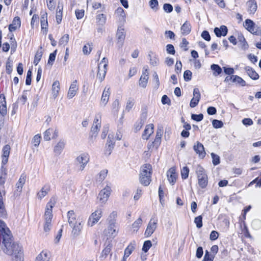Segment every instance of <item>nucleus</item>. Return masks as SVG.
Listing matches in <instances>:
<instances>
[{
    "mask_svg": "<svg viewBox=\"0 0 261 261\" xmlns=\"http://www.w3.org/2000/svg\"><path fill=\"white\" fill-rule=\"evenodd\" d=\"M12 61L10 60L9 59H8L7 63H6V72L8 74H10L12 71Z\"/></svg>",
    "mask_w": 261,
    "mask_h": 261,
    "instance_id": "nucleus-56",
    "label": "nucleus"
},
{
    "mask_svg": "<svg viewBox=\"0 0 261 261\" xmlns=\"http://www.w3.org/2000/svg\"><path fill=\"white\" fill-rule=\"evenodd\" d=\"M158 227V219L151 218L146 227L144 232V236L146 238L150 237L155 231Z\"/></svg>",
    "mask_w": 261,
    "mask_h": 261,
    "instance_id": "nucleus-9",
    "label": "nucleus"
},
{
    "mask_svg": "<svg viewBox=\"0 0 261 261\" xmlns=\"http://www.w3.org/2000/svg\"><path fill=\"white\" fill-rule=\"evenodd\" d=\"M111 250V246H107L101 252L100 257L103 259H105Z\"/></svg>",
    "mask_w": 261,
    "mask_h": 261,
    "instance_id": "nucleus-45",
    "label": "nucleus"
},
{
    "mask_svg": "<svg viewBox=\"0 0 261 261\" xmlns=\"http://www.w3.org/2000/svg\"><path fill=\"white\" fill-rule=\"evenodd\" d=\"M3 243L4 245V251L10 255L16 254V252L19 251L21 249V247L18 244L13 242V236L10 237L8 240H3Z\"/></svg>",
    "mask_w": 261,
    "mask_h": 261,
    "instance_id": "nucleus-3",
    "label": "nucleus"
},
{
    "mask_svg": "<svg viewBox=\"0 0 261 261\" xmlns=\"http://www.w3.org/2000/svg\"><path fill=\"white\" fill-rule=\"evenodd\" d=\"M214 256L210 255L208 251H206L203 261H213Z\"/></svg>",
    "mask_w": 261,
    "mask_h": 261,
    "instance_id": "nucleus-64",
    "label": "nucleus"
},
{
    "mask_svg": "<svg viewBox=\"0 0 261 261\" xmlns=\"http://www.w3.org/2000/svg\"><path fill=\"white\" fill-rule=\"evenodd\" d=\"M193 149L197 154H198L199 156L201 158H203L205 155V152L204 151L203 145L200 142H197L194 145Z\"/></svg>",
    "mask_w": 261,
    "mask_h": 261,
    "instance_id": "nucleus-20",
    "label": "nucleus"
},
{
    "mask_svg": "<svg viewBox=\"0 0 261 261\" xmlns=\"http://www.w3.org/2000/svg\"><path fill=\"white\" fill-rule=\"evenodd\" d=\"M119 231V227L115 220H111L108 228L105 230L107 236L110 237H115L117 236Z\"/></svg>",
    "mask_w": 261,
    "mask_h": 261,
    "instance_id": "nucleus-10",
    "label": "nucleus"
},
{
    "mask_svg": "<svg viewBox=\"0 0 261 261\" xmlns=\"http://www.w3.org/2000/svg\"><path fill=\"white\" fill-rule=\"evenodd\" d=\"M21 21L19 17H15L12 22V23L9 25V30L10 32L15 31L17 28L20 27Z\"/></svg>",
    "mask_w": 261,
    "mask_h": 261,
    "instance_id": "nucleus-26",
    "label": "nucleus"
},
{
    "mask_svg": "<svg viewBox=\"0 0 261 261\" xmlns=\"http://www.w3.org/2000/svg\"><path fill=\"white\" fill-rule=\"evenodd\" d=\"M52 94L54 98H56L60 90V83L58 81H55L52 85Z\"/></svg>",
    "mask_w": 261,
    "mask_h": 261,
    "instance_id": "nucleus-32",
    "label": "nucleus"
},
{
    "mask_svg": "<svg viewBox=\"0 0 261 261\" xmlns=\"http://www.w3.org/2000/svg\"><path fill=\"white\" fill-rule=\"evenodd\" d=\"M42 56V52L41 50H38L37 51L36 55L35 56L34 60L33 63L34 65H37L40 59H41Z\"/></svg>",
    "mask_w": 261,
    "mask_h": 261,
    "instance_id": "nucleus-49",
    "label": "nucleus"
},
{
    "mask_svg": "<svg viewBox=\"0 0 261 261\" xmlns=\"http://www.w3.org/2000/svg\"><path fill=\"white\" fill-rule=\"evenodd\" d=\"M0 235L2 239L8 240L10 237H12V233L6 224L2 220H0Z\"/></svg>",
    "mask_w": 261,
    "mask_h": 261,
    "instance_id": "nucleus-12",
    "label": "nucleus"
},
{
    "mask_svg": "<svg viewBox=\"0 0 261 261\" xmlns=\"http://www.w3.org/2000/svg\"><path fill=\"white\" fill-rule=\"evenodd\" d=\"M68 222L72 228L71 235L76 238L81 234L83 229V221L80 217H77L73 211H69L67 213Z\"/></svg>",
    "mask_w": 261,
    "mask_h": 261,
    "instance_id": "nucleus-1",
    "label": "nucleus"
},
{
    "mask_svg": "<svg viewBox=\"0 0 261 261\" xmlns=\"http://www.w3.org/2000/svg\"><path fill=\"white\" fill-rule=\"evenodd\" d=\"M125 34L124 29L121 27L118 28L116 33V37L117 40V44L119 47H121L122 46L125 39Z\"/></svg>",
    "mask_w": 261,
    "mask_h": 261,
    "instance_id": "nucleus-15",
    "label": "nucleus"
},
{
    "mask_svg": "<svg viewBox=\"0 0 261 261\" xmlns=\"http://www.w3.org/2000/svg\"><path fill=\"white\" fill-rule=\"evenodd\" d=\"M54 132V130L53 128H49L45 130L44 133V139L45 141H49L51 138H55L57 137V135L55 136L51 137L52 134Z\"/></svg>",
    "mask_w": 261,
    "mask_h": 261,
    "instance_id": "nucleus-39",
    "label": "nucleus"
},
{
    "mask_svg": "<svg viewBox=\"0 0 261 261\" xmlns=\"http://www.w3.org/2000/svg\"><path fill=\"white\" fill-rule=\"evenodd\" d=\"M252 228L254 229H258L261 227V221L258 219L254 220L251 223Z\"/></svg>",
    "mask_w": 261,
    "mask_h": 261,
    "instance_id": "nucleus-55",
    "label": "nucleus"
},
{
    "mask_svg": "<svg viewBox=\"0 0 261 261\" xmlns=\"http://www.w3.org/2000/svg\"><path fill=\"white\" fill-rule=\"evenodd\" d=\"M62 10H63L62 6H61V8L60 6L58 7L57 14H56V20H57V22L58 24L60 23L62 21Z\"/></svg>",
    "mask_w": 261,
    "mask_h": 261,
    "instance_id": "nucleus-46",
    "label": "nucleus"
},
{
    "mask_svg": "<svg viewBox=\"0 0 261 261\" xmlns=\"http://www.w3.org/2000/svg\"><path fill=\"white\" fill-rule=\"evenodd\" d=\"M181 33L184 35L189 34L191 31V26L188 21H186L181 27Z\"/></svg>",
    "mask_w": 261,
    "mask_h": 261,
    "instance_id": "nucleus-33",
    "label": "nucleus"
},
{
    "mask_svg": "<svg viewBox=\"0 0 261 261\" xmlns=\"http://www.w3.org/2000/svg\"><path fill=\"white\" fill-rule=\"evenodd\" d=\"M167 176L170 184L172 185H174L176 182L177 177V174L176 172V168L175 167H172L169 169L167 172Z\"/></svg>",
    "mask_w": 261,
    "mask_h": 261,
    "instance_id": "nucleus-17",
    "label": "nucleus"
},
{
    "mask_svg": "<svg viewBox=\"0 0 261 261\" xmlns=\"http://www.w3.org/2000/svg\"><path fill=\"white\" fill-rule=\"evenodd\" d=\"M154 125L152 124H149L146 125L144 133L142 134V138L147 140L153 133Z\"/></svg>",
    "mask_w": 261,
    "mask_h": 261,
    "instance_id": "nucleus-23",
    "label": "nucleus"
},
{
    "mask_svg": "<svg viewBox=\"0 0 261 261\" xmlns=\"http://www.w3.org/2000/svg\"><path fill=\"white\" fill-rule=\"evenodd\" d=\"M49 191V187L48 186L45 185L40 190L39 192L37 193V197L39 199H42L43 197H44L48 193Z\"/></svg>",
    "mask_w": 261,
    "mask_h": 261,
    "instance_id": "nucleus-34",
    "label": "nucleus"
},
{
    "mask_svg": "<svg viewBox=\"0 0 261 261\" xmlns=\"http://www.w3.org/2000/svg\"><path fill=\"white\" fill-rule=\"evenodd\" d=\"M56 203V199L55 198H51L49 202L47 203L44 215V221H51L53 218V214H52V209L55 206Z\"/></svg>",
    "mask_w": 261,
    "mask_h": 261,
    "instance_id": "nucleus-7",
    "label": "nucleus"
},
{
    "mask_svg": "<svg viewBox=\"0 0 261 261\" xmlns=\"http://www.w3.org/2000/svg\"><path fill=\"white\" fill-rule=\"evenodd\" d=\"M108 63V59L106 58H103L98 65L97 77L99 79L100 82L102 81L105 77L107 70Z\"/></svg>",
    "mask_w": 261,
    "mask_h": 261,
    "instance_id": "nucleus-5",
    "label": "nucleus"
},
{
    "mask_svg": "<svg viewBox=\"0 0 261 261\" xmlns=\"http://www.w3.org/2000/svg\"><path fill=\"white\" fill-rule=\"evenodd\" d=\"M135 248V243H131L128 246L125 248L124 250V256L122 259H125L126 260V258L128 257L134 251Z\"/></svg>",
    "mask_w": 261,
    "mask_h": 261,
    "instance_id": "nucleus-27",
    "label": "nucleus"
},
{
    "mask_svg": "<svg viewBox=\"0 0 261 261\" xmlns=\"http://www.w3.org/2000/svg\"><path fill=\"white\" fill-rule=\"evenodd\" d=\"M101 127V115L100 114H96L94 119L93 124L91 127L92 136L96 137L97 132Z\"/></svg>",
    "mask_w": 261,
    "mask_h": 261,
    "instance_id": "nucleus-13",
    "label": "nucleus"
},
{
    "mask_svg": "<svg viewBox=\"0 0 261 261\" xmlns=\"http://www.w3.org/2000/svg\"><path fill=\"white\" fill-rule=\"evenodd\" d=\"M89 161V154L83 153L79 155L75 160V163L79 171H83Z\"/></svg>",
    "mask_w": 261,
    "mask_h": 261,
    "instance_id": "nucleus-6",
    "label": "nucleus"
},
{
    "mask_svg": "<svg viewBox=\"0 0 261 261\" xmlns=\"http://www.w3.org/2000/svg\"><path fill=\"white\" fill-rule=\"evenodd\" d=\"M115 145V142L111 141V140H108V142L107 143L106 146V153L108 154V155L110 154L111 153V151L112 150L114 146Z\"/></svg>",
    "mask_w": 261,
    "mask_h": 261,
    "instance_id": "nucleus-47",
    "label": "nucleus"
},
{
    "mask_svg": "<svg viewBox=\"0 0 261 261\" xmlns=\"http://www.w3.org/2000/svg\"><path fill=\"white\" fill-rule=\"evenodd\" d=\"M49 252L47 250H42L36 256L35 261H49Z\"/></svg>",
    "mask_w": 261,
    "mask_h": 261,
    "instance_id": "nucleus-22",
    "label": "nucleus"
},
{
    "mask_svg": "<svg viewBox=\"0 0 261 261\" xmlns=\"http://www.w3.org/2000/svg\"><path fill=\"white\" fill-rule=\"evenodd\" d=\"M41 26L42 29H46L47 26V14L45 13L41 16Z\"/></svg>",
    "mask_w": 261,
    "mask_h": 261,
    "instance_id": "nucleus-51",
    "label": "nucleus"
},
{
    "mask_svg": "<svg viewBox=\"0 0 261 261\" xmlns=\"http://www.w3.org/2000/svg\"><path fill=\"white\" fill-rule=\"evenodd\" d=\"M96 22L100 25H104L106 22L107 17L103 14H98L96 15Z\"/></svg>",
    "mask_w": 261,
    "mask_h": 261,
    "instance_id": "nucleus-40",
    "label": "nucleus"
},
{
    "mask_svg": "<svg viewBox=\"0 0 261 261\" xmlns=\"http://www.w3.org/2000/svg\"><path fill=\"white\" fill-rule=\"evenodd\" d=\"M151 246H152V243L150 241H149V240L145 241L144 243V244H143V246L142 247V250L144 252H147Z\"/></svg>",
    "mask_w": 261,
    "mask_h": 261,
    "instance_id": "nucleus-54",
    "label": "nucleus"
},
{
    "mask_svg": "<svg viewBox=\"0 0 261 261\" xmlns=\"http://www.w3.org/2000/svg\"><path fill=\"white\" fill-rule=\"evenodd\" d=\"M214 32L217 37H221V36H225L227 33V27L225 25L221 26L220 28H216L214 29Z\"/></svg>",
    "mask_w": 261,
    "mask_h": 261,
    "instance_id": "nucleus-28",
    "label": "nucleus"
},
{
    "mask_svg": "<svg viewBox=\"0 0 261 261\" xmlns=\"http://www.w3.org/2000/svg\"><path fill=\"white\" fill-rule=\"evenodd\" d=\"M152 167L150 164H145L141 168L140 173V182L145 186H148L151 181Z\"/></svg>",
    "mask_w": 261,
    "mask_h": 261,
    "instance_id": "nucleus-2",
    "label": "nucleus"
},
{
    "mask_svg": "<svg viewBox=\"0 0 261 261\" xmlns=\"http://www.w3.org/2000/svg\"><path fill=\"white\" fill-rule=\"evenodd\" d=\"M161 139L158 138H155L154 141L152 143L148 144V147L150 149H157L161 144Z\"/></svg>",
    "mask_w": 261,
    "mask_h": 261,
    "instance_id": "nucleus-36",
    "label": "nucleus"
},
{
    "mask_svg": "<svg viewBox=\"0 0 261 261\" xmlns=\"http://www.w3.org/2000/svg\"><path fill=\"white\" fill-rule=\"evenodd\" d=\"M201 97V94L199 92V90L198 88H194L193 91V98L196 99L198 101H199V100Z\"/></svg>",
    "mask_w": 261,
    "mask_h": 261,
    "instance_id": "nucleus-63",
    "label": "nucleus"
},
{
    "mask_svg": "<svg viewBox=\"0 0 261 261\" xmlns=\"http://www.w3.org/2000/svg\"><path fill=\"white\" fill-rule=\"evenodd\" d=\"M51 227V221H44L43 230L45 233L49 232L50 230Z\"/></svg>",
    "mask_w": 261,
    "mask_h": 261,
    "instance_id": "nucleus-53",
    "label": "nucleus"
},
{
    "mask_svg": "<svg viewBox=\"0 0 261 261\" xmlns=\"http://www.w3.org/2000/svg\"><path fill=\"white\" fill-rule=\"evenodd\" d=\"M189 173V169L188 167H184L181 169V176L182 179H187L188 177Z\"/></svg>",
    "mask_w": 261,
    "mask_h": 261,
    "instance_id": "nucleus-50",
    "label": "nucleus"
},
{
    "mask_svg": "<svg viewBox=\"0 0 261 261\" xmlns=\"http://www.w3.org/2000/svg\"><path fill=\"white\" fill-rule=\"evenodd\" d=\"M135 102V100L133 99L129 98L126 102L125 110L129 112L134 107Z\"/></svg>",
    "mask_w": 261,
    "mask_h": 261,
    "instance_id": "nucleus-48",
    "label": "nucleus"
},
{
    "mask_svg": "<svg viewBox=\"0 0 261 261\" xmlns=\"http://www.w3.org/2000/svg\"><path fill=\"white\" fill-rule=\"evenodd\" d=\"M150 8L155 11L158 10V1L157 0H150L149 2Z\"/></svg>",
    "mask_w": 261,
    "mask_h": 261,
    "instance_id": "nucleus-59",
    "label": "nucleus"
},
{
    "mask_svg": "<svg viewBox=\"0 0 261 261\" xmlns=\"http://www.w3.org/2000/svg\"><path fill=\"white\" fill-rule=\"evenodd\" d=\"M245 28L252 34H258L255 23L250 19H246L244 23Z\"/></svg>",
    "mask_w": 261,
    "mask_h": 261,
    "instance_id": "nucleus-18",
    "label": "nucleus"
},
{
    "mask_svg": "<svg viewBox=\"0 0 261 261\" xmlns=\"http://www.w3.org/2000/svg\"><path fill=\"white\" fill-rule=\"evenodd\" d=\"M196 173L199 186L202 189L206 188L208 184V177L205 170L198 165L196 169Z\"/></svg>",
    "mask_w": 261,
    "mask_h": 261,
    "instance_id": "nucleus-4",
    "label": "nucleus"
},
{
    "mask_svg": "<svg viewBox=\"0 0 261 261\" xmlns=\"http://www.w3.org/2000/svg\"><path fill=\"white\" fill-rule=\"evenodd\" d=\"M247 10L250 14H253L257 10V4L254 0H249L246 3Z\"/></svg>",
    "mask_w": 261,
    "mask_h": 261,
    "instance_id": "nucleus-24",
    "label": "nucleus"
},
{
    "mask_svg": "<svg viewBox=\"0 0 261 261\" xmlns=\"http://www.w3.org/2000/svg\"><path fill=\"white\" fill-rule=\"evenodd\" d=\"M41 141V136L39 134L35 135L32 140V143L36 147L39 146Z\"/></svg>",
    "mask_w": 261,
    "mask_h": 261,
    "instance_id": "nucleus-57",
    "label": "nucleus"
},
{
    "mask_svg": "<svg viewBox=\"0 0 261 261\" xmlns=\"http://www.w3.org/2000/svg\"><path fill=\"white\" fill-rule=\"evenodd\" d=\"M79 89L76 80L74 81L70 85L67 97L69 99L73 97Z\"/></svg>",
    "mask_w": 261,
    "mask_h": 261,
    "instance_id": "nucleus-19",
    "label": "nucleus"
},
{
    "mask_svg": "<svg viewBox=\"0 0 261 261\" xmlns=\"http://www.w3.org/2000/svg\"><path fill=\"white\" fill-rule=\"evenodd\" d=\"M108 171L107 169L101 170L98 174L97 180L99 181H102L107 177Z\"/></svg>",
    "mask_w": 261,
    "mask_h": 261,
    "instance_id": "nucleus-41",
    "label": "nucleus"
},
{
    "mask_svg": "<svg viewBox=\"0 0 261 261\" xmlns=\"http://www.w3.org/2000/svg\"><path fill=\"white\" fill-rule=\"evenodd\" d=\"M26 180V177L24 175H21L18 182L16 184V191L15 194L17 195L19 194L22 189L23 186L24 185Z\"/></svg>",
    "mask_w": 261,
    "mask_h": 261,
    "instance_id": "nucleus-21",
    "label": "nucleus"
},
{
    "mask_svg": "<svg viewBox=\"0 0 261 261\" xmlns=\"http://www.w3.org/2000/svg\"><path fill=\"white\" fill-rule=\"evenodd\" d=\"M65 146V142L63 140H60L54 147V152L58 154H61Z\"/></svg>",
    "mask_w": 261,
    "mask_h": 261,
    "instance_id": "nucleus-30",
    "label": "nucleus"
},
{
    "mask_svg": "<svg viewBox=\"0 0 261 261\" xmlns=\"http://www.w3.org/2000/svg\"><path fill=\"white\" fill-rule=\"evenodd\" d=\"M111 192V187L108 185L102 189L98 194V198L100 203L105 204L108 201Z\"/></svg>",
    "mask_w": 261,
    "mask_h": 261,
    "instance_id": "nucleus-11",
    "label": "nucleus"
},
{
    "mask_svg": "<svg viewBox=\"0 0 261 261\" xmlns=\"http://www.w3.org/2000/svg\"><path fill=\"white\" fill-rule=\"evenodd\" d=\"M13 260L14 261H23V254L21 251V248L19 251L16 252V254H13Z\"/></svg>",
    "mask_w": 261,
    "mask_h": 261,
    "instance_id": "nucleus-44",
    "label": "nucleus"
},
{
    "mask_svg": "<svg viewBox=\"0 0 261 261\" xmlns=\"http://www.w3.org/2000/svg\"><path fill=\"white\" fill-rule=\"evenodd\" d=\"M110 93V87L108 86L106 87L103 91L100 101V105L101 106L105 107L106 106L109 99Z\"/></svg>",
    "mask_w": 261,
    "mask_h": 261,
    "instance_id": "nucleus-16",
    "label": "nucleus"
},
{
    "mask_svg": "<svg viewBox=\"0 0 261 261\" xmlns=\"http://www.w3.org/2000/svg\"><path fill=\"white\" fill-rule=\"evenodd\" d=\"M57 50H55L53 53L49 55V59L48 60V64L52 65L53 62L55 61L56 59V56L57 54Z\"/></svg>",
    "mask_w": 261,
    "mask_h": 261,
    "instance_id": "nucleus-62",
    "label": "nucleus"
},
{
    "mask_svg": "<svg viewBox=\"0 0 261 261\" xmlns=\"http://www.w3.org/2000/svg\"><path fill=\"white\" fill-rule=\"evenodd\" d=\"M211 156L212 158L213 164L214 165H217L220 164V157L218 155L214 153H212Z\"/></svg>",
    "mask_w": 261,
    "mask_h": 261,
    "instance_id": "nucleus-61",
    "label": "nucleus"
},
{
    "mask_svg": "<svg viewBox=\"0 0 261 261\" xmlns=\"http://www.w3.org/2000/svg\"><path fill=\"white\" fill-rule=\"evenodd\" d=\"M212 125L215 128H220L222 127L223 123L220 120L214 119L212 121Z\"/></svg>",
    "mask_w": 261,
    "mask_h": 261,
    "instance_id": "nucleus-58",
    "label": "nucleus"
},
{
    "mask_svg": "<svg viewBox=\"0 0 261 261\" xmlns=\"http://www.w3.org/2000/svg\"><path fill=\"white\" fill-rule=\"evenodd\" d=\"M116 17L121 21H125V14L124 10L121 8H118L115 12Z\"/></svg>",
    "mask_w": 261,
    "mask_h": 261,
    "instance_id": "nucleus-31",
    "label": "nucleus"
},
{
    "mask_svg": "<svg viewBox=\"0 0 261 261\" xmlns=\"http://www.w3.org/2000/svg\"><path fill=\"white\" fill-rule=\"evenodd\" d=\"M69 39V35L68 34H65L63 35L61 39L59 40V45L65 46L67 44Z\"/></svg>",
    "mask_w": 261,
    "mask_h": 261,
    "instance_id": "nucleus-42",
    "label": "nucleus"
},
{
    "mask_svg": "<svg viewBox=\"0 0 261 261\" xmlns=\"http://www.w3.org/2000/svg\"><path fill=\"white\" fill-rule=\"evenodd\" d=\"M245 70L248 75L252 80H256L259 78V75L252 68L247 66L245 67Z\"/></svg>",
    "mask_w": 261,
    "mask_h": 261,
    "instance_id": "nucleus-29",
    "label": "nucleus"
},
{
    "mask_svg": "<svg viewBox=\"0 0 261 261\" xmlns=\"http://www.w3.org/2000/svg\"><path fill=\"white\" fill-rule=\"evenodd\" d=\"M230 78L233 82L236 83L241 86H245L246 85V82L242 78L238 75H232Z\"/></svg>",
    "mask_w": 261,
    "mask_h": 261,
    "instance_id": "nucleus-37",
    "label": "nucleus"
},
{
    "mask_svg": "<svg viewBox=\"0 0 261 261\" xmlns=\"http://www.w3.org/2000/svg\"><path fill=\"white\" fill-rule=\"evenodd\" d=\"M7 106L6 98L4 94L0 95V113L5 116L7 114Z\"/></svg>",
    "mask_w": 261,
    "mask_h": 261,
    "instance_id": "nucleus-25",
    "label": "nucleus"
},
{
    "mask_svg": "<svg viewBox=\"0 0 261 261\" xmlns=\"http://www.w3.org/2000/svg\"><path fill=\"white\" fill-rule=\"evenodd\" d=\"M142 219L141 217L138 218L132 224L133 232L137 233L142 224Z\"/></svg>",
    "mask_w": 261,
    "mask_h": 261,
    "instance_id": "nucleus-35",
    "label": "nucleus"
},
{
    "mask_svg": "<svg viewBox=\"0 0 261 261\" xmlns=\"http://www.w3.org/2000/svg\"><path fill=\"white\" fill-rule=\"evenodd\" d=\"M194 223L196 225V227L198 228L202 226V217L201 216H198L195 218Z\"/></svg>",
    "mask_w": 261,
    "mask_h": 261,
    "instance_id": "nucleus-52",
    "label": "nucleus"
},
{
    "mask_svg": "<svg viewBox=\"0 0 261 261\" xmlns=\"http://www.w3.org/2000/svg\"><path fill=\"white\" fill-rule=\"evenodd\" d=\"M6 216V212L3 202L2 193L0 192V217H4Z\"/></svg>",
    "mask_w": 261,
    "mask_h": 261,
    "instance_id": "nucleus-38",
    "label": "nucleus"
},
{
    "mask_svg": "<svg viewBox=\"0 0 261 261\" xmlns=\"http://www.w3.org/2000/svg\"><path fill=\"white\" fill-rule=\"evenodd\" d=\"M10 147L9 145H6L3 148L2 156L9 157L10 154Z\"/></svg>",
    "mask_w": 261,
    "mask_h": 261,
    "instance_id": "nucleus-60",
    "label": "nucleus"
},
{
    "mask_svg": "<svg viewBox=\"0 0 261 261\" xmlns=\"http://www.w3.org/2000/svg\"><path fill=\"white\" fill-rule=\"evenodd\" d=\"M102 212L103 210L102 208H98L92 213L89 218L88 225L92 227L97 223L101 218Z\"/></svg>",
    "mask_w": 261,
    "mask_h": 261,
    "instance_id": "nucleus-8",
    "label": "nucleus"
},
{
    "mask_svg": "<svg viewBox=\"0 0 261 261\" xmlns=\"http://www.w3.org/2000/svg\"><path fill=\"white\" fill-rule=\"evenodd\" d=\"M211 68L214 71L213 74L215 76H217L222 72V69L218 65L213 64L211 65Z\"/></svg>",
    "mask_w": 261,
    "mask_h": 261,
    "instance_id": "nucleus-43",
    "label": "nucleus"
},
{
    "mask_svg": "<svg viewBox=\"0 0 261 261\" xmlns=\"http://www.w3.org/2000/svg\"><path fill=\"white\" fill-rule=\"evenodd\" d=\"M149 79L148 68H143V73L139 81V86L142 88H145L147 85Z\"/></svg>",
    "mask_w": 261,
    "mask_h": 261,
    "instance_id": "nucleus-14",
    "label": "nucleus"
}]
</instances>
